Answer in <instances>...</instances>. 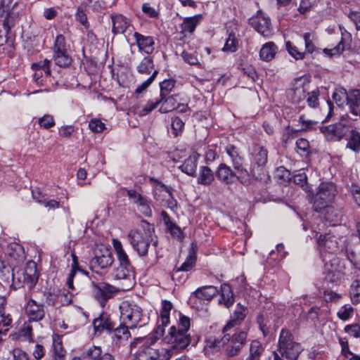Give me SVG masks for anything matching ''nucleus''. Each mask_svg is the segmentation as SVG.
<instances>
[{
	"label": "nucleus",
	"mask_w": 360,
	"mask_h": 360,
	"mask_svg": "<svg viewBox=\"0 0 360 360\" xmlns=\"http://www.w3.org/2000/svg\"><path fill=\"white\" fill-rule=\"evenodd\" d=\"M238 46V41L236 37V34L231 32L225 42V44L222 49L224 51L235 52Z\"/></svg>",
	"instance_id": "44"
},
{
	"label": "nucleus",
	"mask_w": 360,
	"mask_h": 360,
	"mask_svg": "<svg viewBox=\"0 0 360 360\" xmlns=\"http://www.w3.org/2000/svg\"><path fill=\"white\" fill-rule=\"evenodd\" d=\"M246 316V309L240 305V304H238L237 307L233 313V314L231 316V319L227 322V323L224 326L223 328L222 332L226 333L232 328L240 325L241 322L244 320L245 317Z\"/></svg>",
	"instance_id": "22"
},
{
	"label": "nucleus",
	"mask_w": 360,
	"mask_h": 360,
	"mask_svg": "<svg viewBox=\"0 0 360 360\" xmlns=\"http://www.w3.org/2000/svg\"><path fill=\"white\" fill-rule=\"evenodd\" d=\"M349 295L353 303L360 302V280L355 279L352 281L350 285Z\"/></svg>",
	"instance_id": "43"
},
{
	"label": "nucleus",
	"mask_w": 360,
	"mask_h": 360,
	"mask_svg": "<svg viewBox=\"0 0 360 360\" xmlns=\"http://www.w3.org/2000/svg\"><path fill=\"white\" fill-rule=\"evenodd\" d=\"M226 151L231 159L234 169H238L242 164L243 159L237 148L234 146L229 145L226 147Z\"/></svg>",
	"instance_id": "40"
},
{
	"label": "nucleus",
	"mask_w": 360,
	"mask_h": 360,
	"mask_svg": "<svg viewBox=\"0 0 360 360\" xmlns=\"http://www.w3.org/2000/svg\"><path fill=\"white\" fill-rule=\"evenodd\" d=\"M346 148H348L355 153L360 152V132L356 129H352L349 132V136L346 144Z\"/></svg>",
	"instance_id": "35"
},
{
	"label": "nucleus",
	"mask_w": 360,
	"mask_h": 360,
	"mask_svg": "<svg viewBox=\"0 0 360 360\" xmlns=\"http://www.w3.org/2000/svg\"><path fill=\"white\" fill-rule=\"evenodd\" d=\"M45 296V302L48 305L51 306H58L59 304H68L71 302V295H70V297L66 300H63V297H67V295L58 294L53 292H47L44 294Z\"/></svg>",
	"instance_id": "30"
},
{
	"label": "nucleus",
	"mask_w": 360,
	"mask_h": 360,
	"mask_svg": "<svg viewBox=\"0 0 360 360\" xmlns=\"http://www.w3.org/2000/svg\"><path fill=\"white\" fill-rule=\"evenodd\" d=\"M324 300L327 302H338L341 298V294L337 293L332 290H325L323 294Z\"/></svg>",
	"instance_id": "61"
},
{
	"label": "nucleus",
	"mask_w": 360,
	"mask_h": 360,
	"mask_svg": "<svg viewBox=\"0 0 360 360\" xmlns=\"http://www.w3.org/2000/svg\"><path fill=\"white\" fill-rule=\"evenodd\" d=\"M321 130L325 138L330 141H340L347 133L346 126L342 122L323 127Z\"/></svg>",
	"instance_id": "15"
},
{
	"label": "nucleus",
	"mask_w": 360,
	"mask_h": 360,
	"mask_svg": "<svg viewBox=\"0 0 360 360\" xmlns=\"http://www.w3.org/2000/svg\"><path fill=\"white\" fill-rule=\"evenodd\" d=\"M127 195L129 200L136 205L139 212L149 217L152 214L150 202L148 198L134 190H128Z\"/></svg>",
	"instance_id": "17"
},
{
	"label": "nucleus",
	"mask_w": 360,
	"mask_h": 360,
	"mask_svg": "<svg viewBox=\"0 0 360 360\" xmlns=\"http://www.w3.org/2000/svg\"><path fill=\"white\" fill-rule=\"evenodd\" d=\"M303 351L302 345L293 340L292 333L283 328L280 333L278 349L274 352V360H297Z\"/></svg>",
	"instance_id": "5"
},
{
	"label": "nucleus",
	"mask_w": 360,
	"mask_h": 360,
	"mask_svg": "<svg viewBox=\"0 0 360 360\" xmlns=\"http://www.w3.org/2000/svg\"><path fill=\"white\" fill-rule=\"evenodd\" d=\"M89 129L96 133L103 131L105 129V124L98 119H93L89 123Z\"/></svg>",
	"instance_id": "60"
},
{
	"label": "nucleus",
	"mask_w": 360,
	"mask_h": 360,
	"mask_svg": "<svg viewBox=\"0 0 360 360\" xmlns=\"http://www.w3.org/2000/svg\"><path fill=\"white\" fill-rule=\"evenodd\" d=\"M166 224L171 235L174 238H176L178 240H181L183 238L181 230L178 226H176L175 224L170 221L169 220L166 221Z\"/></svg>",
	"instance_id": "54"
},
{
	"label": "nucleus",
	"mask_w": 360,
	"mask_h": 360,
	"mask_svg": "<svg viewBox=\"0 0 360 360\" xmlns=\"http://www.w3.org/2000/svg\"><path fill=\"white\" fill-rule=\"evenodd\" d=\"M73 259H72V269L69 274V276L68 278L67 284L68 285V288L71 290L74 289L73 287V278L75 275V273L78 270V264L77 260V257L75 255H72Z\"/></svg>",
	"instance_id": "55"
},
{
	"label": "nucleus",
	"mask_w": 360,
	"mask_h": 360,
	"mask_svg": "<svg viewBox=\"0 0 360 360\" xmlns=\"http://www.w3.org/2000/svg\"><path fill=\"white\" fill-rule=\"evenodd\" d=\"M252 27L259 34L267 37L271 34V22L269 17L259 11L255 16L250 19Z\"/></svg>",
	"instance_id": "16"
},
{
	"label": "nucleus",
	"mask_w": 360,
	"mask_h": 360,
	"mask_svg": "<svg viewBox=\"0 0 360 360\" xmlns=\"http://www.w3.org/2000/svg\"><path fill=\"white\" fill-rule=\"evenodd\" d=\"M95 255L91 259V265L94 267L105 269L113 262V257L110 250L105 245L98 246L94 252Z\"/></svg>",
	"instance_id": "14"
},
{
	"label": "nucleus",
	"mask_w": 360,
	"mask_h": 360,
	"mask_svg": "<svg viewBox=\"0 0 360 360\" xmlns=\"http://www.w3.org/2000/svg\"><path fill=\"white\" fill-rule=\"evenodd\" d=\"M68 46L63 34H60L56 37L53 47V59L57 65L67 67L70 65L72 58L68 53Z\"/></svg>",
	"instance_id": "10"
},
{
	"label": "nucleus",
	"mask_w": 360,
	"mask_h": 360,
	"mask_svg": "<svg viewBox=\"0 0 360 360\" xmlns=\"http://www.w3.org/2000/svg\"><path fill=\"white\" fill-rule=\"evenodd\" d=\"M184 127V122L179 117H175L172 118L171 121V132L174 136H178L181 133Z\"/></svg>",
	"instance_id": "50"
},
{
	"label": "nucleus",
	"mask_w": 360,
	"mask_h": 360,
	"mask_svg": "<svg viewBox=\"0 0 360 360\" xmlns=\"http://www.w3.org/2000/svg\"><path fill=\"white\" fill-rule=\"evenodd\" d=\"M221 297L219 303L223 304L226 307H230L234 302V296L231 288L228 284L221 285Z\"/></svg>",
	"instance_id": "34"
},
{
	"label": "nucleus",
	"mask_w": 360,
	"mask_h": 360,
	"mask_svg": "<svg viewBox=\"0 0 360 360\" xmlns=\"http://www.w3.org/2000/svg\"><path fill=\"white\" fill-rule=\"evenodd\" d=\"M127 238L132 248L140 257L147 255L151 244L155 246L158 244L153 225L145 220L141 221L139 228L131 229L128 233Z\"/></svg>",
	"instance_id": "1"
},
{
	"label": "nucleus",
	"mask_w": 360,
	"mask_h": 360,
	"mask_svg": "<svg viewBox=\"0 0 360 360\" xmlns=\"http://www.w3.org/2000/svg\"><path fill=\"white\" fill-rule=\"evenodd\" d=\"M323 263V273L327 281L335 285H340L345 279L344 261L335 255H324L321 257Z\"/></svg>",
	"instance_id": "8"
},
{
	"label": "nucleus",
	"mask_w": 360,
	"mask_h": 360,
	"mask_svg": "<svg viewBox=\"0 0 360 360\" xmlns=\"http://www.w3.org/2000/svg\"><path fill=\"white\" fill-rule=\"evenodd\" d=\"M201 19L202 15H195L192 17L185 18L181 25V33L184 34L187 32L192 33Z\"/></svg>",
	"instance_id": "32"
},
{
	"label": "nucleus",
	"mask_w": 360,
	"mask_h": 360,
	"mask_svg": "<svg viewBox=\"0 0 360 360\" xmlns=\"http://www.w3.org/2000/svg\"><path fill=\"white\" fill-rule=\"evenodd\" d=\"M236 170V176L237 179L243 185H248L250 184V176L247 171V169L243 167V165H240L238 169H235Z\"/></svg>",
	"instance_id": "48"
},
{
	"label": "nucleus",
	"mask_w": 360,
	"mask_h": 360,
	"mask_svg": "<svg viewBox=\"0 0 360 360\" xmlns=\"http://www.w3.org/2000/svg\"><path fill=\"white\" fill-rule=\"evenodd\" d=\"M160 97L165 98V96H167L169 93L172 91V89L174 86V80H164L160 84Z\"/></svg>",
	"instance_id": "52"
},
{
	"label": "nucleus",
	"mask_w": 360,
	"mask_h": 360,
	"mask_svg": "<svg viewBox=\"0 0 360 360\" xmlns=\"http://www.w3.org/2000/svg\"><path fill=\"white\" fill-rule=\"evenodd\" d=\"M191 327V320L188 316L180 314L178 326H173L169 328L167 335L164 338L166 343L171 345L169 349L174 353L186 349L191 341V337L188 333Z\"/></svg>",
	"instance_id": "2"
},
{
	"label": "nucleus",
	"mask_w": 360,
	"mask_h": 360,
	"mask_svg": "<svg viewBox=\"0 0 360 360\" xmlns=\"http://www.w3.org/2000/svg\"><path fill=\"white\" fill-rule=\"evenodd\" d=\"M303 37L305 44V51L309 53H313L314 51L315 50V45L314 44V34L309 32H307L304 34Z\"/></svg>",
	"instance_id": "53"
},
{
	"label": "nucleus",
	"mask_w": 360,
	"mask_h": 360,
	"mask_svg": "<svg viewBox=\"0 0 360 360\" xmlns=\"http://www.w3.org/2000/svg\"><path fill=\"white\" fill-rule=\"evenodd\" d=\"M346 105L352 115L357 113L360 109V89H351L348 90Z\"/></svg>",
	"instance_id": "24"
},
{
	"label": "nucleus",
	"mask_w": 360,
	"mask_h": 360,
	"mask_svg": "<svg viewBox=\"0 0 360 360\" xmlns=\"http://www.w3.org/2000/svg\"><path fill=\"white\" fill-rule=\"evenodd\" d=\"M285 46L289 54L295 60H302L304 58L305 53L299 51L297 47L292 44L290 41H287Z\"/></svg>",
	"instance_id": "49"
},
{
	"label": "nucleus",
	"mask_w": 360,
	"mask_h": 360,
	"mask_svg": "<svg viewBox=\"0 0 360 360\" xmlns=\"http://www.w3.org/2000/svg\"><path fill=\"white\" fill-rule=\"evenodd\" d=\"M129 328L130 327L127 326V324H124V323L121 322L120 326L114 330V334L118 340H127L131 335L129 331Z\"/></svg>",
	"instance_id": "46"
},
{
	"label": "nucleus",
	"mask_w": 360,
	"mask_h": 360,
	"mask_svg": "<svg viewBox=\"0 0 360 360\" xmlns=\"http://www.w3.org/2000/svg\"><path fill=\"white\" fill-rule=\"evenodd\" d=\"M134 37L139 51L144 52L147 54H151L153 52L155 49V42L152 37L144 36L139 32H135Z\"/></svg>",
	"instance_id": "21"
},
{
	"label": "nucleus",
	"mask_w": 360,
	"mask_h": 360,
	"mask_svg": "<svg viewBox=\"0 0 360 360\" xmlns=\"http://www.w3.org/2000/svg\"><path fill=\"white\" fill-rule=\"evenodd\" d=\"M21 274L22 278H18L20 282L26 284L29 288L33 287L39 278L37 264L34 261L27 262Z\"/></svg>",
	"instance_id": "18"
},
{
	"label": "nucleus",
	"mask_w": 360,
	"mask_h": 360,
	"mask_svg": "<svg viewBox=\"0 0 360 360\" xmlns=\"http://www.w3.org/2000/svg\"><path fill=\"white\" fill-rule=\"evenodd\" d=\"M92 292L94 297L103 307L108 300L112 298L116 293V288L106 283H95L92 282Z\"/></svg>",
	"instance_id": "13"
},
{
	"label": "nucleus",
	"mask_w": 360,
	"mask_h": 360,
	"mask_svg": "<svg viewBox=\"0 0 360 360\" xmlns=\"http://www.w3.org/2000/svg\"><path fill=\"white\" fill-rule=\"evenodd\" d=\"M18 3L15 0H1L0 5V17H5L3 25L6 32L13 26L19 18Z\"/></svg>",
	"instance_id": "11"
},
{
	"label": "nucleus",
	"mask_w": 360,
	"mask_h": 360,
	"mask_svg": "<svg viewBox=\"0 0 360 360\" xmlns=\"http://www.w3.org/2000/svg\"><path fill=\"white\" fill-rule=\"evenodd\" d=\"M172 309V304L170 302L164 300L162 302V309L160 314V320L162 326H167L169 323V314Z\"/></svg>",
	"instance_id": "41"
},
{
	"label": "nucleus",
	"mask_w": 360,
	"mask_h": 360,
	"mask_svg": "<svg viewBox=\"0 0 360 360\" xmlns=\"http://www.w3.org/2000/svg\"><path fill=\"white\" fill-rule=\"evenodd\" d=\"M263 351L264 349L262 344L257 340H253L250 344V355L248 357L260 358V355Z\"/></svg>",
	"instance_id": "51"
},
{
	"label": "nucleus",
	"mask_w": 360,
	"mask_h": 360,
	"mask_svg": "<svg viewBox=\"0 0 360 360\" xmlns=\"http://www.w3.org/2000/svg\"><path fill=\"white\" fill-rule=\"evenodd\" d=\"M198 159V155L197 153L192 154L185 160L184 163L180 166L181 170L188 175H195L197 169Z\"/></svg>",
	"instance_id": "31"
},
{
	"label": "nucleus",
	"mask_w": 360,
	"mask_h": 360,
	"mask_svg": "<svg viewBox=\"0 0 360 360\" xmlns=\"http://www.w3.org/2000/svg\"><path fill=\"white\" fill-rule=\"evenodd\" d=\"M158 106V103L153 101H148L144 106L139 107L137 106L135 108V112L140 116H145L149 114L153 110L156 108Z\"/></svg>",
	"instance_id": "47"
},
{
	"label": "nucleus",
	"mask_w": 360,
	"mask_h": 360,
	"mask_svg": "<svg viewBox=\"0 0 360 360\" xmlns=\"http://www.w3.org/2000/svg\"><path fill=\"white\" fill-rule=\"evenodd\" d=\"M339 240H341V238H338L331 233L320 235L317 238V244L321 257H324V255H335L339 250Z\"/></svg>",
	"instance_id": "12"
},
{
	"label": "nucleus",
	"mask_w": 360,
	"mask_h": 360,
	"mask_svg": "<svg viewBox=\"0 0 360 360\" xmlns=\"http://www.w3.org/2000/svg\"><path fill=\"white\" fill-rule=\"evenodd\" d=\"M353 311V307L345 305L339 309L337 315L341 320L347 321L352 316Z\"/></svg>",
	"instance_id": "58"
},
{
	"label": "nucleus",
	"mask_w": 360,
	"mask_h": 360,
	"mask_svg": "<svg viewBox=\"0 0 360 360\" xmlns=\"http://www.w3.org/2000/svg\"><path fill=\"white\" fill-rule=\"evenodd\" d=\"M221 338L217 339L215 337L210 336L206 340L205 351L206 354H213L223 349V344H221Z\"/></svg>",
	"instance_id": "37"
},
{
	"label": "nucleus",
	"mask_w": 360,
	"mask_h": 360,
	"mask_svg": "<svg viewBox=\"0 0 360 360\" xmlns=\"http://www.w3.org/2000/svg\"><path fill=\"white\" fill-rule=\"evenodd\" d=\"M345 331L354 338L360 336V326L359 324L347 325L345 328Z\"/></svg>",
	"instance_id": "64"
},
{
	"label": "nucleus",
	"mask_w": 360,
	"mask_h": 360,
	"mask_svg": "<svg viewBox=\"0 0 360 360\" xmlns=\"http://www.w3.org/2000/svg\"><path fill=\"white\" fill-rule=\"evenodd\" d=\"M217 292L218 290L216 287L213 285H206L198 288L192 293V296L200 300H210L217 294Z\"/></svg>",
	"instance_id": "28"
},
{
	"label": "nucleus",
	"mask_w": 360,
	"mask_h": 360,
	"mask_svg": "<svg viewBox=\"0 0 360 360\" xmlns=\"http://www.w3.org/2000/svg\"><path fill=\"white\" fill-rule=\"evenodd\" d=\"M25 314L30 321H41L45 316L44 306V304H38L35 300L31 299L27 304Z\"/></svg>",
	"instance_id": "19"
},
{
	"label": "nucleus",
	"mask_w": 360,
	"mask_h": 360,
	"mask_svg": "<svg viewBox=\"0 0 360 360\" xmlns=\"http://www.w3.org/2000/svg\"><path fill=\"white\" fill-rule=\"evenodd\" d=\"M112 28V31L114 34H122L129 26V20L121 14L111 15Z\"/></svg>",
	"instance_id": "25"
},
{
	"label": "nucleus",
	"mask_w": 360,
	"mask_h": 360,
	"mask_svg": "<svg viewBox=\"0 0 360 360\" xmlns=\"http://www.w3.org/2000/svg\"><path fill=\"white\" fill-rule=\"evenodd\" d=\"M6 300L0 297V333H6L8 327L11 326L12 318L9 314L5 311Z\"/></svg>",
	"instance_id": "26"
},
{
	"label": "nucleus",
	"mask_w": 360,
	"mask_h": 360,
	"mask_svg": "<svg viewBox=\"0 0 360 360\" xmlns=\"http://www.w3.org/2000/svg\"><path fill=\"white\" fill-rule=\"evenodd\" d=\"M158 106H160V112L167 113L176 109V101L173 96H165L157 100Z\"/></svg>",
	"instance_id": "36"
},
{
	"label": "nucleus",
	"mask_w": 360,
	"mask_h": 360,
	"mask_svg": "<svg viewBox=\"0 0 360 360\" xmlns=\"http://www.w3.org/2000/svg\"><path fill=\"white\" fill-rule=\"evenodd\" d=\"M157 75H158V71L157 70L153 71V74L150 76V77L148 79H147L146 81H144L143 83H141L139 86H137L135 92L136 94H141L143 91L146 90L148 89V87L153 83V82L154 81Z\"/></svg>",
	"instance_id": "57"
},
{
	"label": "nucleus",
	"mask_w": 360,
	"mask_h": 360,
	"mask_svg": "<svg viewBox=\"0 0 360 360\" xmlns=\"http://www.w3.org/2000/svg\"><path fill=\"white\" fill-rule=\"evenodd\" d=\"M72 360H115V359L108 353L101 355V348L99 347H94L88 349L82 356L75 357Z\"/></svg>",
	"instance_id": "23"
},
{
	"label": "nucleus",
	"mask_w": 360,
	"mask_h": 360,
	"mask_svg": "<svg viewBox=\"0 0 360 360\" xmlns=\"http://www.w3.org/2000/svg\"><path fill=\"white\" fill-rule=\"evenodd\" d=\"M53 357L55 360H65V351L62 346V340L58 335L53 337Z\"/></svg>",
	"instance_id": "38"
},
{
	"label": "nucleus",
	"mask_w": 360,
	"mask_h": 360,
	"mask_svg": "<svg viewBox=\"0 0 360 360\" xmlns=\"http://www.w3.org/2000/svg\"><path fill=\"white\" fill-rule=\"evenodd\" d=\"M39 124L44 129H49L55 125V121L52 115H45L39 118Z\"/></svg>",
	"instance_id": "62"
},
{
	"label": "nucleus",
	"mask_w": 360,
	"mask_h": 360,
	"mask_svg": "<svg viewBox=\"0 0 360 360\" xmlns=\"http://www.w3.org/2000/svg\"><path fill=\"white\" fill-rule=\"evenodd\" d=\"M221 338L224 355L228 358L238 356L245 343L247 333L243 330L236 331L232 336L226 333Z\"/></svg>",
	"instance_id": "9"
},
{
	"label": "nucleus",
	"mask_w": 360,
	"mask_h": 360,
	"mask_svg": "<svg viewBox=\"0 0 360 360\" xmlns=\"http://www.w3.org/2000/svg\"><path fill=\"white\" fill-rule=\"evenodd\" d=\"M292 101L298 103L305 98L304 89L303 86H297L292 91Z\"/></svg>",
	"instance_id": "56"
},
{
	"label": "nucleus",
	"mask_w": 360,
	"mask_h": 360,
	"mask_svg": "<svg viewBox=\"0 0 360 360\" xmlns=\"http://www.w3.org/2000/svg\"><path fill=\"white\" fill-rule=\"evenodd\" d=\"M252 163L257 167L264 166L267 162V151L264 147L256 145L252 152Z\"/></svg>",
	"instance_id": "29"
},
{
	"label": "nucleus",
	"mask_w": 360,
	"mask_h": 360,
	"mask_svg": "<svg viewBox=\"0 0 360 360\" xmlns=\"http://www.w3.org/2000/svg\"><path fill=\"white\" fill-rule=\"evenodd\" d=\"M93 326L96 333H101L103 330L110 331L114 325L107 314H101L99 317L95 319Z\"/></svg>",
	"instance_id": "27"
},
{
	"label": "nucleus",
	"mask_w": 360,
	"mask_h": 360,
	"mask_svg": "<svg viewBox=\"0 0 360 360\" xmlns=\"http://www.w3.org/2000/svg\"><path fill=\"white\" fill-rule=\"evenodd\" d=\"M217 179L225 185H231L234 182L236 173L225 163H221L215 171Z\"/></svg>",
	"instance_id": "20"
},
{
	"label": "nucleus",
	"mask_w": 360,
	"mask_h": 360,
	"mask_svg": "<svg viewBox=\"0 0 360 360\" xmlns=\"http://www.w3.org/2000/svg\"><path fill=\"white\" fill-rule=\"evenodd\" d=\"M144 340L143 338H138L130 344L131 352L137 347L139 349L134 352L136 356V360H169L172 356V350L146 346L143 343Z\"/></svg>",
	"instance_id": "7"
},
{
	"label": "nucleus",
	"mask_w": 360,
	"mask_h": 360,
	"mask_svg": "<svg viewBox=\"0 0 360 360\" xmlns=\"http://www.w3.org/2000/svg\"><path fill=\"white\" fill-rule=\"evenodd\" d=\"M337 193L336 186L331 182H322L316 189V193L314 197L313 206L316 212H321L326 209V219L329 221L332 226L338 222V219L333 220L330 214L334 212V209L330 207Z\"/></svg>",
	"instance_id": "3"
},
{
	"label": "nucleus",
	"mask_w": 360,
	"mask_h": 360,
	"mask_svg": "<svg viewBox=\"0 0 360 360\" xmlns=\"http://www.w3.org/2000/svg\"><path fill=\"white\" fill-rule=\"evenodd\" d=\"M112 245L119 261V266L115 269L112 275L116 280L123 281L122 284L125 285L126 288H130L134 285L135 280L133 267L122 243L117 239H113Z\"/></svg>",
	"instance_id": "4"
},
{
	"label": "nucleus",
	"mask_w": 360,
	"mask_h": 360,
	"mask_svg": "<svg viewBox=\"0 0 360 360\" xmlns=\"http://www.w3.org/2000/svg\"><path fill=\"white\" fill-rule=\"evenodd\" d=\"M346 46V45L339 42L335 47L332 49H324L323 51L326 55H328L330 57H333L334 56L340 55L344 51Z\"/></svg>",
	"instance_id": "59"
},
{
	"label": "nucleus",
	"mask_w": 360,
	"mask_h": 360,
	"mask_svg": "<svg viewBox=\"0 0 360 360\" xmlns=\"http://www.w3.org/2000/svg\"><path fill=\"white\" fill-rule=\"evenodd\" d=\"M348 91L343 87H338L333 94V98L335 103L341 105L347 101Z\"/></svg>",
	"instance_id": "45"
},
{
	"label": "nucleus",
	"mask_w": 360,
	"mask_h": 360,
	"mask_svg": "<svg viewBox=\"0 0 360 360\" xmlns=\"http://www.w3.org/2000/svg\"><path fill=\"white\" fill-rule=\"evenodd\" d=\"M319 92L318 90L312 91L308 94L307 102L309 106L316 108L319 105Z\"/></svg>",
	"instance_id": "63"
},
{
	"label": "nucleus",
	"mask_w": 360,
	"mask_h": 360,
	"mask_svg": "<svg viewBox=\"0 0 360 360\" xmlns=\"http://www.w3.org/2000/svg\"><path fill=\"white\" fill-rule=\"evenodd\" d=\"M214 179L212 171L207 167H202L200 169V174L198 182L202 185H210Z\"/></svg>",
	"instance_id": "39"
},
{
	"label": "nucleus",
	"mask_w": 360,
	"mask_h": 360,
	"mask_svg": "<svg viewBox=\"0 0 360 360\" xmlns=\"http://www.w3.org/2000/svg\"><path fill=\"white\" fill-rule=\"evenodd\" d=\"M120 321L127 324L130 329L144 326L148 321V317L143 313V309L132 301H123L120 305Z\"/></svg>",
	"instance_id": "6"
},
{
	"label": "nucleus",
	"mask_w": 360,
	"mask_h": 360,
	"mask_svg": "<svg viewBox=\"0 0 360 360\" xmlns=\"http://www.w3.org/2000/svg\"><path fill=\"white\" fill-rule=\"evenodd\" d=\"M277 47L274 42L269 41L264 44L259 51L260 59L263 61H271L274 58Z\"/></svg>",
	"instance_id": "33"
},
{
	"label": "nucleus",
	"mask_w": 360,
	"mask_h": 360,
	"mask_svg": "<svg viewBox=\"0 0 360 360\" xmlns=\"http://www.w3.org/2000/svg\"><path fill=\"white\" fill-rule=\"evenodd\" d=\"M153 61L150 57H145L137 65V71L140 74H150L153 70Z\"/></svg>",
	"instance_id": "42"
}]
</instances>
